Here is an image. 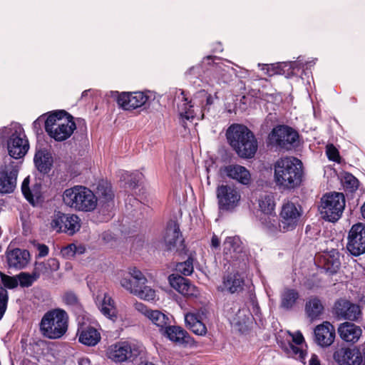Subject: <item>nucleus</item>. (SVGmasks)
<instances>
[{
  "instance_id": "f257e3e1",
  "label": "nucleus",
  "mask_w": 365,
  "mask_h": 365,
  "mask_svg": "<svg viewBox=\"0 0 365 365\" xmlns=\"http://www.w3.org/2000/svg\"><path fill=\"white\" fill-rule=\"evenodd\" d=\"M274 178L276 185L282 190L299 188L304 178L302 162L295 157L279 158L274 164Z\"/></svg>"
},
{
  "instance_id": "f03ea898",
  "label": "nucleus",
  "mask_w": 365,
  "mask_h": 365,
  "mask_svg": "<svg viewBox=\"0 0 365 365\" xmlns=\"http://www.w3.org/2000/svg\"><path fill=\"white\" fill-rule=\"evenodd\" d=\"M227 143L238 156L250 159L255 156L257 148V140L253 132L246 125L234 123L226 131Z\"/></svg>"
},
{
  "instance_id": "7ed1b4c3",
  "label": "nucleus",
  "mask_w": 365,
  "mask_h": 365,
  "mask_svg": "<svg viewBox=\"0 0 365 365\" xmlns=\"http://www.w3.org/2000/svg\"><path fill=\"white\" fill-rule=\"evenodd\" d=\"M68 314L64 309L56 308L49 310L41 318L40 331L48 339H60L68 330Z\"/></svg>"
},
{
  "instance_id": "20e7f679",
  "label": "nucleus",
  "mask_w": 365,
  "mask_h": 365,
  "mask_svg": "<svg viewBox=\"0 0 365 365\" xmlns=\"http://www.w3.org/2000/svg\"><path fill=\"white\" fill-rule=\"evenodd\" d=\"M62 198L66 205L77 211L91 212L98 205V197L93 191L83 185L66 189Z\"/></svg>"
},
{
  "instance_id": "39448f33",
  "label": "nucleus",
  "mask_w": 365,
  "mask_h": 365,
  "mask_svg": "<svg viewBox=\"0 0 365 365\" xmlns=\"http://www.w3.org/2000/svg\"><path fill=\"white\" fill-rule=\"evenodd\" d=\"M178 98L180 103H178V109L182 117L186 119L193 118L195 114V105L200 108V111L204 116L205 113H209L211 106L214 103L213 96L205 90H201L196 93L192 100H189L185 91H180Z\"/></svg>"
},
{
  "instance_id": "423d86ee",
  "label": "nucleus",
  "mask_w": 365,
  "mask_h": 365,
  "mask_svg": "<svg viewBox=\"0 0 365 365\" xmlns=\"http://www.w3.org/2000/svg\"><path fill=\"white\" fill-rule=\"evenodd\" d=\"M345 204V197L342 192H327L321 198L319 210L324 220L335 222L341 217Z\"/></svg>"
},
{
  "instance_id": "0eeeda50",
  "label": "nucleus",
  "mask_w": 365,
  "mask_h": 365,
  "mask_svg": "<svg viewBox=\"0 0 365 365\" xmlns=\"http://www.w3.org/2000/svg\"><path fill=\"white\" fill-rule=\"evenodd\" d=\"M299 138V133L292 127L277 125L269 133L267 143L272 147L289 150L298 145Z\"/></svg>"
},
{
  "instance_id": "6e6552de",
  "label": "nucleus",
  "mask_w": 365,
  "mask_h": 365,
  "mask_svg": "<svg viewBox=\"0 0 365 365\" xmlns=\"http://www.w3.org/2000/svg\"><path fill=\"white\" fill-rule=\"evenodd\" d=\"M165 250L173 252L179 255H186L187 247L180 225L176 220L168 222L163 236Z\"/></svg>"
},
{
  "instance_id": "1a4fd4ad",
  "label": "nucleus",
  "mask_w": 365,
  "mask_h": 365,
  "mask_svg": "<svg viewBox=\"0 0 365 365\" xmlns=\"http://www.w3.org/2000/svg\"><path fill=\"white\" fill-rule=\"evenodd\" d=\"M7 149L9 155L14 159H20L27 153L29 149V143L24 130L21 125H16L10 129Z\"/></svg>"
},
{
  "instance_id": "9d476101",
  "label": "nucleus",
  "mask_w": 365,
  "mask_h": 365,
  "mask_svg": "<svg viewBox=\"0 0 365 365\" xmlns=\"http://www.w3.org/2000/svg\"><path fill=\"white\" fill-rule=\"evenodd\" d=\"M140 347L128 341H118L110 345L107 351L108 357L116 363L133 361L140 354Z\"/></svg>"
},
{
  "instance_id": "9b49d317",
  "label": "nucleus",
  "mask_w": 365,
  "mask_h": 365,
  "mask_svg": "<svg viewBox=\"0 0 365 365\" xmlns=\"http://www.w3.org/2000/svg\"><path fill=\"white\" fill-rule=\"evenodd\" d=\"M302 215L303 209L299 203L291 201L284 202L279 215L282 233L295 230L299 224Z\"/></svg>"
},
{
  "instance_id": "f8f14e48",
  "label": "nucleus",
  "mask_w": 365,
  "mask_h": 365,
  "mask_svg": "<svg viewBox=\"0 0 365 365\" xmlns=\"http://www.w3.org/2000/svg\"><path fill=\"white\" fill-rule=\"evenodd\" d=\"M333 315L339 320L346 322H359L362 319L361 307L345 298L335 301L332 307Z\"/></svg>"
},
{
  "instance_id": "ddd939ff",
  "label": "nucleus",
  "mask_w": 365,
  "mask_h": 365,
  "mask_svg": "<svg viewBox=\"0 0 365 365\" xmlns=\"http://www.w3.org/2000/svg\"><path fill=\"white\" fill-rule=\"evenodd\" d=\"M333 359L339 365H365V341L361 349L359 346L336 349Z\"/></svg>"
},
{
  "instance_id": "4468645a",
  "label": "nucleus",
  "mask_w": 365,
  "mask_h": 365,
  "mask_svg": "<svg viewBox=\"0 0 365 365\" xmlns=\"http://www.w3.org/2000/svg\"><path fill=\"white\" fill-rule=\"evenodd\" d=\"M110 97L115 99L118 105L124 110H133L145 105L149 97L143 92H119L112 91Z\"/></svg>"
},
{
  "instance_id": "2eb2a0df",
  "label": "nucleus",
  "mask_w": 365,
  "mask_h": 365,
  "mask_svg": "<svg viewBox=\"0 0 365 365\" xmlns=\"http://www.w3.org/2000/svg\"><path fill=\"white\" fill-rule=\"evenodd\" d=\"M51 227L57 232H65L73 235L81 227L79 217L76 215H68L61 212H55Z\"/></svg>"
},
{
  "instance_id": "dca6fc26",
  "label": "nucleus",
  "mask_w": 365,
  "mask_h": 365,
  "mask_svg": "<svg viewBox=\"0 0 365 365\" xmlns=\"http://www.w3.org/2000/svg\"><path fill=\"white\" fill-rule=\"evenodd\" d=\"M346 249L355 257L365 253V224L359 222L352 225L348 235Z\"/></svg>"
},
{
  "instance_id": "f3484780",
  "label": "nucleus",
  "mask_w": 365,
  "mask_h": 365,
  "mask_svg": "<svg viewBox=\"0 0 365 365\" xmlns=\"http://www.w3.org/2000/svg\"><path fill=\"white\" fill-rule=\"evenodd\" d=\"M218 207L220 210L231 211L239 204L241 196L239 192L227 185H221L217 188Z\"/></svg>"
},
{
  "instance_id": "a211bd4d",
  "label": "nucleus",
  "mask_w": 365,
  "mask_h": 365,
  "mask_svg": "<svg viewBox=\"0 0 365 365\" xmlns=\"http://www.w3.org/2000/svg\"><path fill=\"white\" fill-rule=\"evenodd\" d=\"M245 285V277L238 271L228 272L222 278V284L218 290L228 294H240L244 290Z\"/></svg>"
},
{
  "instance_id": "6ab92c4d",
  "label": "nucleus",
  "mask_w": 365,
  "mask_h": 365,
  "mask_svg": "<svg viewBox=\"0 0 365 365\" xmlns=\"http://www.w3.org/2000/svg\"><path fill=\"white\" fill-rule=\"evenodd\" d=\"M336 330L329 322H323L314 329V341L322 348L330 346L334 341Z\"/></svg>"
},
{
  "instance_id": "aec40b11",
  "label": "nucleus",
  "mask_w": 365,
  "mask_h": 365,
  "mask_svg": "<svg viewBox=\"0 0 365 365\" xmlns=\"http://www.w3.org/2000/svg\"><path fill=\"white\" fill-rule=\"evenodd\" d=\"M170 286L187 298H197L200 294L198 288L190 279L179 274L169 276Z\"/></svg>"
},
{
  "instance_id": "412c9836",
  "label": "nucleus",
  "mask_w": 365,
  "mask_h": 365,
  "mask_svg": "<svg viewBox=\"0 0 365 365\" xmlns=\"http://www.w3.org/2000/svg\"><path fill=\"white\" fill-rule=\"evenodd\" d=\"M76 129H77V125L74 118L68 113L66 115L65 121L58 124L48 135L56 141L61 142L70 138Z\"/></svg>"
},
{
  "instance_id": "4be33fe9",
  "label": "nucleus",
  "mask_w": 365,
  "mask_h": 365,
  "mask_svg": "<svg viewBox=\"0 0 365 365\" xmlns=\"http://www.w3.org/2000/svg\"><path fill=\"white\" fill-rule=\"evenodd\" d=\"M340 338L348 343H356L362 335L361 328L352 322H344L337 329Z\"/></svg>"
},
{
  "instance_id": "5701e85b",
  "label": "nucleus",
  "mask_w": 365,
  "mask_h": 365,
  "mask_svg": "<svg viewBox=\"0 0 365 365\" xmlns=\"http://www.w3.org/2000/svg\"><path fill=\"white\" fill-rule=\"evenodd\" d=\"M300 299L299 292L292 287H285L279 294V307L284 311L293 310Z\"/></svg>"
},
{
  "instance_id": "b1692460",
  "label": "nucleus",
  "mask_w": 365,
  "mask_h": 365,
  "mask_svg": "<svg viewBox=\"0 0 365 365\" xmlns=\"http://www.w3.org/2000/svg\"><path fill=\"white\" fill-rule=\"evenodd\" d=\"M243 251L242 242L237 236L227 237L223 242V255L227 260H237Z\"/></svg>"
},
{
  "instance_id": "393cba45",
  "label": "nucleus",
  "mask_w": 365,
  "mask_h": 365,
  "mask_svg": "<svg viewBox=\"0 0 365 365\" xmlns=\"http://www.w3.org/2000/svg\"><path fill=\"white\" fill-rule=\"evenodd\" d=\"M18 170L14 168L0 170V193H11L16 185Z\"/></svg>"
},
{
  "instance_id": "a878e982",
  "label": "nucleus",
  "mask_w": 365,
  "mask_h": 365,
  "mask_svg": "<svg viewBox=\"0 0 365 365\" xmlns=\"http://www.w3.org/2000/svg\"><path fill=\"white\" fill-rule=\"evenodd\" d=\"M29 257L30 254L28 250L15 248L6 253L8 267L21 269L28 264Z\"/></svg>"
},
{
  "instance_id": "bb28decb",
  "label": "nucleus",
  "mask_w": 365,
  "mask_h": 365,
  "mask_svg": "<svg viewBox=\"0 0 365 365\" xmlns=\"http://www.w3.org/2000/svg\"><path fill=\"white\" fill-rule=\"evenodd\" d=\"M225 171L228 178L235 180L242 185H248L251 183L250 173L242 165H230L225 168Z\"/></svg>"
},
{
  "instance_id": "cd10ccee",
  "label": "nucleus",
  "mask_w": 365,
  "mask_h": 365,
  "mask_svg": "<svg viewBox=\"0 0 365 365\" xmlns=\"http://www.w3.org/2000/svg\"><path fill=\"white\" fill-rule=\"evenodd\" d=\"M34 162L38 171L46 175L51 171L53 164V159L48 150L43 149L36 152Z\"/></svg>"
},
{
  "instance_id": "c85d7f7f",
  "label": "nucleus",
  "mask_w": 365,
  "mask_h": 365,
  "mask_svg": "<svg viewBox=\"0 0 365 365\" xmlns=\"http://www.w3.org/2000/svg\"><path fill=\"white\" fill-rule=\"evenodd\" d=\"M162 334L175 344H184L189 343L190 336L188 333L179 326L169 324Z\"/></svg>"
},
{
  "instance_id": "c756f323",
  "label": "nucleus",
  "mask_w": 365,
  "mask_h": 365,
  "mask_svg": "<svg viewBox=\"0 0 365 365\" xmlns=\"http://www.w3.org/2000/svg\"><path fill=\"white\" fill-rule=\"evenodd\" d=\"M77 334L79 342L88 346L96 345L101 340L100 333L91 326L78 329Z\"/></svg>"
},
{
  "instance_id": "7c9ffc66",
  "label": "nucleus",
  "mask_w": 365,
  "mask_h": 365,
  "mask_svg": "<svg viewBox=\"0 0 365 365\" xmlns=\"http://www.w3.org/2000/svg\"><path fill=\"white\" fill-rule=\"evenodd\" d=\"M30 178L29 176L24 178L21 184V192L25 199L33 206H35L38 202V199L41 197V185L36 183L31 188L29 187Z\"/></svg>"
},
{
  "instance_id": "2f4dec72",
  "label": "nucleus",
  "mask_w": 365,
  "mask_h": 365,
  "mask_svg": "<svg viewBox=\"0 0 365 365\" xmlns=\"http://www.w3.org/2000/svg\"><path fill=\"white\" fill-rule=\"evenodd\" d=\"M294 62H279L267 65V73L269 76L282 75L289 78L294 73Z\"/></svg>"
},
{
  "instance_id": "473e14b6",
  "label": "nucleus",
  "mask_w": 365,
  "mask_h": 365,
  "mask_svg": "<svg viewBox=\"0 0 365 365\" xmlns=\"http://www.w3.org/2000/svg\"><path fill=\"white\" fill-rule=\"evenodd\" d=\"M324 307L317 297H311L305 304V312L311 321L319 319L324 312Z\"/></svg>"
},
{
  "instance_id": "72a5a7b5",
  "label": "nucleus",
  "mask_w": 365,
  "mask_h": 365,
  "mask_svg": "<svg viewBox=\"0 0 365 365\" xmlns=\"http://www.w3.org/2000/svg\"><path fill=\"white\" fill-rule=\"evenodd\" d=\"M186 327L188 329L197 335H205L207 333V327L200 319V317L196 313H187L185 316Z\"/></svg>"
},
{
  "instance_id": "f704fd0d",
  "label": "nucleus",
  "mask_w": 365,
  "mask_h": 365,
  "mask_svg": "<svg viewBox=\"0 0 365 365\" xmlns=\"http://www.w3.org/2000/svg\"><path fill=\"white\" fill-rule=\"evenodd\" d=\"M263 229L270 235L276 236L279 233H282V227L281 222L277 219L275 214L266 215L260 219Z\"/></svg>"
},
{
  "instance_id": "c9c22d12",
  "label": "nucleus",
  "mask_w": 365,
  "mask_h": 365,
  "mask_svg": "<svg viewBox=\"0 0 365 365\" xmlns=\"http://www.w3.org/2000/svg\"><path fill=\"white\" fill-rule=\"evenodd\" d=\"M123 285L125 287V289L128 290L130 293L136 295L139 298L146 300V301H152L155 298V291L153 289L143 284L141 287L136 286L135 288L133 287L131 288V285L130 282L127 281H123Z\"/></svg>"
},
{
  "instance_id": "e433bc0d",
  "label": "nucleus",
  "mask_w": 365,
  "mask_h": 365,
  "mask_svg": "<svg viewBox=\"0 0 365 365\" xmlns=\"http://www.w3.org/2000/svg\"><path fill=\"white\" fill-rule=\"evenodd\" d=\"M66 115H68V113L66 110H58L50 113L46 119H44V128L48 135L52 133L58 124L65 121Z\"/></svg>"
},
{
  "instance_id": "4c0bfd02",
  "label": "nucleus",
  "mask_w": 365,
  "mask_h": 365,
  "mask_svg": "<svg viewBox=\"0 0 365 365\" xmlns=\"http://www.w3.org/2000/svg\"><path fill=\"white\" fill-rule=\"evenodd\" d=\"M341 262L338 252L331 255L324 256L323 259V267L330 274H336L339 269Z\"/></svg>"
},
{
  "instance_id": "58836bf2",
  "label": "nucleus",
  "mask_w": 365,
  "mask_h": 365,
  "mask_svg": "<svg viewBox=\"0 0 365 365\" xmlns=\"http://www.w3.org/2000/svg\"><path fill=\"white\" fill-rule=\"evenodd\" d=\"M152 322L160 328L162 333L165 327L170 324V320L167 315L159 310H153L150 312V317H148Z\"/></svg>"
},
{
  "instance_id": "ea45409f",
  "label": "nucleus",
  "mask_w": 365,
  "mask_h": 365,
  "mask_svg": "<svg viewBox=\"0 0 365 365\" xmlns=\"http://www.w3.org/2000/svg\"><path fill=\"white\" fill-rule=\"evenodd\" d=\"M98 212L102 215V221H107L113 216V210L114 208V200H98Z\"/></svg>"
},
{
  "instance_id": "a19ab883",
  "label": "nucleus",
  "mask_w": 365,
  "mask_h": 365,
  "mask_svg": "<svg viewBox=\"0 0 365 365\" xmlns=\"http://www.w3.org/2000/svg\"><path fill=\"white\" fill-rule=\"evenodd\" d=\"M276 203L272 196L265 195L259 200V207L262 213L272 215L274 213Z\"/></svg>"
},
{
  "instance_id": "79ce46f5",
  "label": "nucleus",
  "mask_w": 365,
  "mask_h": 365,
  "mask_svg": "<svg viewBox=\"0 0 365 365\" xmlns=\"http://www.w3.org/2000/svg\"><path fill=\"white\" fill-rule=\"evenodd\" d=\"M215 65L214 66V72L216 75L219 76L217 83H227L231 77L232 75L230 72V69H232L228 66H225L222 63H215Z\"/></svg>"
},
{
  "instance_id": "37998d69",
  "label": "nucleus",
  "mask_w": 365,
  "mask_h": 365,
  "mask_svg": "<svg viewBox=\"0 0 365 365\" xmlns=\"http://www.w3.org/2000/svg\"><path fill=\"white\" fill-rule=\"evenodd\" d=\"M98 200H113L114 194L111 185L107 181L102 180L97 186Z\"/></svg>"
},
{
  "instance_id": "c03bdc74",
  "label": "nucleus",
  "mask_w": 365,
  "mask_h": 365,
  "mask_svg": "<svg viewBox=\"0 0 365 365\" xmlns=\"http://www.w3.org/2000/svg\"><path fill=\"white\" fill-rule=\"evenodd\" d=\"M342 183L344 189L346 192H354L359 187V182L358 179L349 173H346L344 175Z\"/></svg>"
},
{
  "instance_id": "a18cd8bd",
  "label": "nucleus",
  "mask_w": 365,
  "mask_h": 365,
  "mask_svg": "<svg viewBox=\"0 0 365 365\" xmlns=\"http://www.w3.org/2000/svg\"><path fill=\"white\" fill-rule=\"evenodd\" d=\"M38 279V274H36L34 270L31 274L28 272H21L18 275L19 284L21 287H29Z\"/></svg>"
},
{
  "instance_id": "49530a36",
  "label": "nucleus",
  "mask_w": 365,
  "mask_h": 365,
  "mask_svg": "<svg viewBox=\"0 0 365 365\" xmlns=\"http://www.w3.org/2000/svg\"><path fill=\"white\" fill-rule=\"evenodd\" d=\"M64 304L72 308H77L81 306V302L77 294L73 291L66 292L61 297Z\"/></svg>"
},
{
  "instance_id": "de8ad7c7",
  "label": "nucleus",
  "mask_w": 365,
  "mask_h": 365,
  "mask_svg": "<svg viewBox=\"0 0 365 365\" xmlns=\"http://www.w3.org/2000/svg\"><path fill=\"white\" fill-rule=\"evenodd\" d=\"M139 173H130L128 171H124L120 176V180L125 181L129 187L135 188L139 182Z\"/></svg>"
},
{
  "instance_id": "09e8293b",
  "label": "nucleus",
  "mask_w": 365,
  "mask_h": 365,
  "mask_svg": "<svg viewBox=\"0 0 365 365\" xmlns=\"http://www.w3.org/2000/svg\"><path fill=\"white\" fill-rule=\"evenodd\" d=\"M176 269L184 276L190 275L194 270L193 259L191 257H189L185 262L178 263L176 265Z\"/></svg>"
},
{
  "instance_id": "8fccbe9b",
  "label": "nucleus",
  "mask_w": 365,
  "mask_h": 365,
  "mask_svg": "<svg viewBox=\"0 0 365 365\" xmlns=\"http://www.w3.org/2000/svg\"><path fill=\"white\" fill-rule=\"evenodd\" d=\"M9 303V292L3 287L0 286V320L6 312Z\"/></svg>"
},
{
  "instance_id": "3c124183",
  "label": "nucleus",
  "mask_w": 365,
  "mask_h": 365,
  "mask_svg": "<svg viewBox=\"0 0 365 365\" xmlns=\"http://www.w3.org/2000/svg\"><path fill=\"white\" fill-rule=\"evenodd\" d=\"M1 280L4 285L3 287L6 289H14L17 287L19 282L18 279L15 277L9 276L7 274L1 273Z\"/></svg>"
},
{
  "instance_id": "603ef678",
  "label": "nucleus",
  "mask_w": 365,
  "mask_h": 365,
  "mask_svg": "<svg viewBox=\"0 0 365 365\" xmlns=\"http://www.w3.org/2000/svg\"><path fill=\"white\" fill-rule=\"evenodd\" d=\"M326 154L329 160L340 163L341 156L339 152L333 144H328L326 146Z\"/></svg>"
},
{
  "instance_id": "864d4df0",
  "label": "nucleus",
  "mask_w": 365,
  "mask_h": 365,
  "mask_svg": "<svg viewBox=\"0 0 365 365\" xmlns=\"http://www.w3.org/2000/svg\"><path fill=\"white\" fill-rule=\"evenodd\" d=\"M125 276H132V277L136 281L137 284L140 285L147 282V279L136 267L130 268L129 272Z\"/></svg>"
},
{
  "instance_id": "5fc2aeb1",
  "label": "nucleus",
  "mask_w": 365,
  "mask_h": 365,
  "mask_svg": "<svg viewBox=\"0 0 365 365\" xmlns=\"http://www.w3.org/2000/svg\"><path fill=\"white\" fill-rule=\"evenodd\" d=\"M101 313L113 322H115L117 318V310L115 306H101Z\"/></svg>"
},
{
  "instance_id": "6e6d98bb",
  "label": "nucleus",
  "mask_w": 365,
  "mask_h": 365,
  "mask_svg": "<svg viewBox=\"0 0 365 365\" xmlns=\"http://www.w3.org/2000/svg\"><path fill=\"white\" fill-rule=\"evenodd\" d=\"M34 271L35 272V273L36 274H38V278L42 274H46L51 273V272L48 269V267L47 266L46 261L41 262H36L34 264Z\"/></svg>"
},
{
  "instance_id": "4d7b16f0",
  "label": "nucleus",
  "mask_w": 365,
  "mask_h": 365,
  "mask_svg": "<svg viewBox=\"0 0 365 365\" xmlns=\"http://www.w3.org/2000/svg\"><path fill=\"white\" fill-rule=\"evenodd\" d=\"M250 303L252 304V313L257 316L260 317L262 315L261 309L259 305L258 304L257 297L255 296H252L250 297Z\"/></svg>"
},
{
  "instance_id": "13d9d810",
  "label": "nucleus",
  "mask_w": 365,
  "mask_h": 365,
  "mask_svg": "<svg viewBox=\"0 0 365 365\" xmlns=\"http://www.w3.org/2000/svg\"><path fill=\"white\" fill-rule=\"evenodd\" d=\"M135 309L148 318L150 317V312H153V310L148 309L146 305L141 302H137L135 304Z\"/></svg>"
},
{
  "instance_id": "bf43d9fd",
  "label": "nucleus",
  "mask_w": 365,
  "mask_h": 365,
  "mask_svg": "<svg viewBox=\"0 0 365 365\" xmlns=\"http://www.w3.org/2000/svg\"><path fill=\"white\" fill-rule=\"evenodd\" d=\"M47 266L51 272H56L59 269V262L56 258H49L46 260Z\"/></svg>"
},
{
  "instance_id": "052dcab7",
  "label": "nucleus",
  "mask_w": 365,
  "mask_h": 365,
  "mask_svg": "<svg viewBox=\"0 0 365 365\" xmlns=\"http://www.w3.org/2000/svg\"><path fill=\"white\" fill-rule=\"evenodd\" d=\"M38 255L36 257H43L48 255L49 252L48 247L45 244H38L37 245Z\"/></svg>"
},
{
  "instance_id": "680f3d73",
  "label": "nucleus",
  "mask_w": 365,
  "mask_h": 365,
  "mask_svg": "<svg viewBox=\"0 0 365 365\" xmlns=\"http://www.w3.org/2000/svg\"><path fill=\"white\" fill-rule=\"evenodd\" d=\"M123 281H127L128 282H130V285H131V288L133 289V287L134 288H135L136 286L138 287H141V285L140 284H138L136 281L134 279V278L132 277V276H124L123 277H122V279H120V284L121 286L125 289V287L123 285L125 283ZM144 284H142V286Z\"/></svg>"
},
{
  "instance_id": "e2e57ef3",
  "label": "nucleus",
  "mask_w": 365,
  "mask_h": 365,
  "mask_svg": "<svg viewBox=\"0 0 365 365\" xmlns=\"http://www.w3.org/2000/svg\"><path fill=\"white\" fill-rule=\"evenodd\" d=\"M220 246V240L216 235H213L211 238L210 247L212 250L219 249Z\"/></svg>"
},
{
  "instance_id": "0e129e2a",
  "label": "nucleus",
  "mask_w": 365,
  "mask_h": 365,
  "mask_svg": "<svg viewBox=\"0 0 365 365\" xmlns=\"http://www.w3.org/2000/svg\"><path fill=\"white\" fill-rule=\"evenodd\" d=\"M77 123L78 126V129L82 132L83 134L86 133L87 132V126L86 123L84 119L82 118H78L77 119Z\"/></svg>"
},
{
  "instance_id": "69168bd1",
  "label": "nucleus",
  "mask_w": 365,
  "mask_h": 365,
  "mask_svg": "<svg viewBox=\"0 0 365 365\" xmlns=\"http://www.w3.org/2000/svg\"><path fill=\"white\" fill-rule=\"evenodd\" d=\"M44 123V118L41 115L38 117L36 120L33 123V128L37 132L38 130H41V125Z\"/></svg>"
},
{
  "instance_id": "338daca9",
  "label": "nucleus",
  "mask_w": 365,
  "mask_h": 365,
  "mask_svg": "<svg viewBox=\"0 0 365 365\" xmlns=\"http://www.w3.org/2000/svg\"><path fill=\"white\" fill-rule=\"evenodd\" d=\"M292 341L296 345H300L304 342V339L302 333L298 332L293 336Z\"/></svg>"
},
{
  "instance_id": "774afa93",
  "label": "nucleus",
  "mask_w": 365,
  "mask_h": 365,
  "mask_svg": "<svg viewBox=\"0 0 365 365\" xmlns=\"http://www.w3.org/2000/svg\"><path fill=\"white\" fill-rule=\"evenodd\" d=\"M101 306H115L113 299L108 294H105Z\"/></svg>"
}]
</instances>
